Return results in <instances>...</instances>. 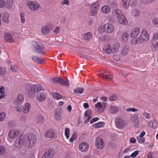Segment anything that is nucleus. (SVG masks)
<instances>
[{"label":"nucleus","mask_w":158,"mask_h":158,"mask_svg":"<svg viewBox=\"0 0 158 158\" xmlns=\"http://www.w3.org/2000/svg\"><path fill=\"white\" fill-rule=\"evenodd\" d=\"M108 146L113 149H115L116 148L115 144L112 142L109 143Z\"/></svg>","instance_id":"338daca9"},{"label":"nucleus","mask_w":158,"mask_h":158,"mask_svg":"<svg viewBox=\"0 0 158 158\" xmlns=\"http://www.w3.org/2000/svg\"><path fill=\"white\" fill-rule=\"evenodd\" d=\"M137 138L138 142L140 143H142L144 142V138L143 137L138 136Z\"/></svg>","instance_id":"864d4df0"},{"label":"nucleus","mask_w":158,"mask_h":158,"mask_svg":"<svg viewBox=\"0 0 158 158\" xmlns=\"http://www.w3.org/2000/svg\"><path fill=\"white\" fill-rule=\"evenodd\" d=\"M92 34L91 32H88L85 34L83 36V38L86 40H89L92 39Z\"/></svg>","instance_id":"72a5a7b5"},{"label":"nucleus","mask_w":158,"mask_h":158,"mask_svg":"<svg viewBox=\"0 0 158 158\" xmlns=\"http://www.w3.org/2000/svg\"><path fill=\"white\" fill-rule=\"evenodd\" d=\"M33 45L34 46L32 47H36L39 48H43V49H45V48L42 44L39 42H34Z\"/></svg>","instance_id":"a19ab883"},{"label":"nucleus","mask_w":158,"mask_h":158,"mask_svg":"<svg viewBox=\"0 0 158 158\" xmlns=\"http://www.w3.org/2000/svg\"><path fill=\"white\" fill-rule=\"evenodd\" d=\"M128 49L127 47H123L121 52V54L123 56L126 55L128 52Z\"/></svg>","instance_id":"c03bdc74"},{"label":"nucleus","mask_w":158,"mask_h":158,"mask_svg":"<svg viewBox=\"0 0 158 158\" xmlns=\"http://www.w3.org/2000/svg\"><path fill=\"white\" fill-rule=\"evenodd\" d=\"M27 5L32 11H35L37 10L40 7L38 3L31 1H28L27 3Z\"/></svg>","instance_id":"20e7f679"},{"label":"nucleus","mask_w":158,"mask_h":158,"mask_svg":"<svg viewBox=\"0 0 158 158\" xmlns=\"http://www.w3.org/2000/svg\"><path fill=\"white\" fill-rule=\"evenodd\" d=\"M35 87L36 93L40 91L41 90H44L42 87L40 85H35Z\"/></svg>","instance_id":"de8ad7c7"},{"label":"nucleus","mask_w":158,"mask_h":158,"mask_svg":"<svg viewBox=\"0 0 158 158\" xmlns=\"http://www.w3.org/2000/svg\"><path fill=\"white\" fill-rule=\"evenodd\" d=\"M36 140L35 135L33 134H29L26 142V146L28 148H31L35 144Z\"/></svg>","instance_id":"f257e3e1"},{"label":"nucleus","mask_w":158,"mask_h":158,"mask_svg":"<svg viewBox=\"0 0 158 158\" xmlns=\"http://www.w3.org/2000/svg\"><path fill=\"white\" fill-rule=\"evenodd\" d=\"M118 22L122 25H126L127 24V19L123 15L117 18Z\"/></svg>","instance_id":"6ab92c4d"},{"label":"nucleus","mask_w":158,"mask_h":158,"mask_svg":"<svg viewBox=\"0 0 158 158\" xmlns=\"http://www.w3.org/2000/svg\"><path fill=\"white\" fill-rule=\"evenodd\" d=\"M2 20L5 23H7L9 22V14L7 13H4L2 17Z\"/></svg>","instance_id":"a878e982"},{"label":"nucleus","mask_w":158,"mask_h":158,"mask_svg":"<svg viewBox=\"0 0 158 158\" xmlns=\"http://www.w3.org/2000/svg\"><path fill=\"white\" fill-rule=\"evenodd\" d=\"M6 69L5 67H2L0 65V75H3L6 73Z\"/></svg>","instance_id":"49530a36"},{"label":"nucleus","mask_w":158,"mask_h":158,"mask_svg":"<svg viewBox=\"0 0 158 158\" xmlns=\"http://www.w3.org/2000/svg\"><path fill=\"white\" fill-rule=\"evenodd\" d=\"M103 50L105 53L108 54L112 53L111 46H110L109 44L105 45L104 47L103 48Z\"/></svg>","instance_id":"b1692460"},{"label":"nucleus","mask_w":158,"mask_h":158,"mask_svg":"<svg viewBox=\"0 0 158 158\" xmlns=\"http://www.w3.org/2000/svg\"><path fill=\"white\" fill-rule=\"evenodd\" d=\"M28 95L31 97H34L36 93L35 84L33 85L28 88Z\"/></svg>","instance_id":"0eeeda50"},{"label":"nucleus","mask_w":158,"mask_h":158,"mask_svg":"<svg viewBox=\"0 0 158 158\" xmlns=\"http://www.w3.org/2000/svg\"><path fill=\"white\" fill-rule=\"evenodd\" d=\"M126 110L127 111H132L133 112L137 111H138V110L135 108H128V109H126Z\"/></svg>","instance_id":"69168bd1"},{"label":"nucleus","mask_w":158,"mask_h":158,"mask_svg":"<svg viewBox=\"0 0 158 158\" xmlns=\"http://www.w3.org/2000/svg\"><path fill=\"white\" fill-rule=\"evenodd\" d=\"M110 8L109 6H104L101 8V11L104 14L109 13L110 12Z\"/></svg>","instance_id":"c756f323"},{"label":"nucleus","mask_w":158,"mask_h":158,"mask_svg":"<svg viewBox=\"0 0 158 158\" xmlns=\"http://www.w3.org/2000/svg\"><path fill=\"white\" fill-rule=\"evenodd\" d=\"M77 137V132H74L72 136L69 139V142H72L74 139H75Z\"/></svg>","instance_id":"09e8293b"},{"label":"nucleus","mask_w":158,"mask_h":158,"mask_svg":"<svg viewBox=\"0 0 158 158\" xmlns=\"http://www.w3.org/2000/svg\"><path fill=\"white\" fill-rule=\"evenodd\" d=\"M100 78H103L105 79H112L113 77L111 75H107L103 73H100L99 75Z\"/></svg>","instance_id":"393cba45"},{"label":"nucleus","mask_w":158,"mask_h":158,"mask_svg":"<svg viewBox=\"0 0 158 158\" xmlns=\"http://www.w3.org/2000/svg\"><path fill=\"white\" fill-rule=\"evenodd\" d=\"M14 0H7L6 2V7L8 9H10L12 6Z\"/></svg>","instance_id":"473e14b6"},{"label":"nucleus","mask_w":158,"mask_h":158,"mask_svg":"<svg viewBox=\"0 0 158 158\" xmlns=\"http://www.w3.org/2000/svg\"><path fill=\"white\" fill-rule=\"evenodd\" d=\"M79 148L81 152H86L88 148V145L86 143L83 142L79 145Z\"/></svg>","instance_id":"f3484780"},{"label":"nucleus","mask_w":158,"mask_h":158,"mask_svg":"<svg viewBox=\"0 0 158 158\" xmlns=\"http://www.w3.org/2000/svg\"><path fill=\"white\" fill-rule=\"evenodd\" d=\"M10 69L12 71L14 72H15L18 70L17 67L16 66L11 65L10 66Z\"/></svg>","instance_id":"680f3d73"},{"label":"nucleus","mask_w":158,"mask_h":158,"mask_svg":"<svg viewBox=\"0 0 158 158\" xmlns=\"http://www.w3.org/2000/svg\"><path fill=\"white\" fill-rule=\"evenodd\" d=\"M4 37L7 42H11L13 41L12 38L10 34L6 33L4 34Z\"/></svg>","instance_id":"bb28decb"},{"label":"nucleus","mask_w":158,"mask_h":158,"mask_svg":"<svg viewBox=\"0 0 158 158\" xmlns=\"http://www.w3.org/2000/svg\"><path fill=\"white\" fill-rule=\"evenodd\" d=\"M21 21V23H23L25 22V18L24 17V14L22 13L20 14Z\"/></svg>","instance_id":"052dcab7"},{"label":"nucleus","mask_w":158,"mask_h":158,"mask_svg":"<svg viewBox=\"0 0 158 158\" xmlns=\"http://www.w3.org/2000/svg\"><path fill=\"white\" fill-rule=\"evenodd\" d=\"M104 123L103 122H100L94 124L93 125V127L95 128H98L103 127L104 125Z\"/></svg>","instance_id":"79ce46f5"},{"label":"nucleus","mask_w":158,"mask_h":158,"mask_svg":"<svg viewBox=\"0 0 158 158\" xmlns=\"http://www.w3.org/2000/svg\"><path fill=\"white\" fill-rule=\"evenodd\" d=\"M157 123L153 119L148 123V126L153 129H155L157 127Z\"/></svg>","instance_id":"2f4dec72"},{"label":"nucleus","mask_w":158,"mask_h":158,"mask_svg":"<svg viewBox=\"0 0 158 158\" xmlns=\"http://www.w3.org/2000/svg\"><path fill=\"white\" fill-rule=\"evenodd\" d=\"M122 40L124 42H126L129 38V34L127 32H124L122 35Z\"/></svg>","instance_id":"e433bc0d"},{"label":"nucleus","mask_w":158,"mask_h":158,"mask_svg":"<svg viewBox=\"0 0 158 158\" xmlns=\"http://www.w3.org/2000/svg\"><path fill=\"white\" fill-rule=\"evenodd\" d=\"M84 91V89L82 87H78L74 90V92L77 94H82Z\"/></svg>","instance_id":"58836bf2"},{"label":"nucleus","mask_w":158,"mask_h":158,"mask_svg":"<svg viewBox=\"0 0 158 158\" xmlns=\"http://www.w3.org/2000/svg\"><path fill=\"white\" fill-rule=\"evenodd\" d=\"M2 89L4 90V88H3L2 86H1L0 88V93L1 94V95H0V99H1L3 97H4V92H3Z\"/></svg>","instance_id":"13d9d810"},{"label":"nucleus","mask_w":158,"mask_h":158,"mask_svg":"<svg viewBox=\"0 0 158 158\" xmlns=\"http://www.w3.org/2000/svg\"><path fill=\"white\" fill-rule=\"evenodd\" d=\"M6 5L5 0H0V8H3Z\"/></svg>","instance_id":"5fc2aeb1"},{"label":"nucleus","mask_w":158,"mask_h":158,"mask_svg":"<svg viewBox=\"0 0 158 158\" xmlns=\"http://www.w3.org/2000/svg\"><path fill=\"white\" fill-rule=\"evenodd\" d=\"M37 121L38 123L42 124L44 122V118L43 116L41 115L37 116Z\"/></svg>","instance_id":"a18cd8bd"},{"label":"nucleus","mask_w":158,"mask_h":158,"mask_svg":"<svg viewBox=\"0 0 158 158\" xmlns=\"http://www.w3.org/2000/svg\"><path fill=\"white\" fill-rule=\"evenodd\" d=\"M53 81L55 83H58L64 86L69 85V82L68 80H53Z\"/></svg>","instance_id":"4468645a"},{"label":"nucleus","mask_w":158,"mask_h":158,"mask_svg":"<svg viewBox=\"0 0 158 158\" xmlns=\"http://www.w3.org/2000/svg\"><path fill=\"white\" fill-rule=\"evenodd\" d=\"M117 99V97L114 95H111L109 98V100L111 101L116 100Z\"/></svg>","instance_id":"4d7b16f0"},{"label":"nucleus","mask_w":158,"mask_h":158,"mask_svg":"<svg viewBox=\"0 0 158 158\" xmlns=\"http://www.w3.org/2000/svg\"><path fill=\"white\" fill-rule=\"evenodd\" d=\"M5 113H2L0 114V121H2L5 119Z\"/></svg>","instance_id":"774afa93"},{"label":"nucleus","mask_w":158,"mask_h":158,"mask_svg":"<svg viewBox=\"0 0 158 158\" xmlns=\"http://www.w3.org/2000/svg\"><path fill=\"white\" fill-rule=\"evenodd\" d=\"M24 100L23 95L21 94H18L17 97V99L15 102V104L18 105L21 103Z\"/></svg>","instance_id":"dca6fc26"},{"label":"nucleus","mask_w":158,"mask_h":158,"mask_svg":"<svg viewBox=\"0 0 158 158\" xmlns=\"http://www.w3.org/2000/svg\"><path fill=\"white\" fill-rule=\"evenodd\" d=\"M53 132L52 130L48 131L45 134V137L48 140H52L53 139Z\"/></svg>","instance_id":"a211bd4d"},{"label":"nucleus","mask_w":158,"mask_h":158,"mask_svg":"<svg viewBox=\"0 0 158 158\" xmlns=\"http://www.w3.org/2000/svg\"><path fill=\"white\" fill-rule=\"evenodd\" d=\"M31 105L29 103H26L24 106L23 107L22 111L24 113H27L29 111Z\"/></svg>","instance_id":"5701e85b"},{"label":"nucleus","mask_w":158,"mask_h":158,"mask_svg":"<svg viewBox=\"0 0 158 158\" xmlns=\"http://www.w3.org/2000/svg\"><path fill=\"white\" fill-rule=\"evenodd\" d=\"M142 40L139 38H137L136 39H133L131 40V43L133 44H139L142 42Z\"/></svg>","instance_id":"ea45409f"},{"label":"nucleus","mask_w":158,"mask_h":158,"mask_svg":"<svg viewBox=\"0 0 158 158\" xmlns=\"http://www.w3.org/2000/svg\"><path fill=\"white\" fill-rule=\"evenodd\" d=\"M113 15L117 17V18L123 15L121 11L119 9L115 10L113 11Z\"/></svg>","instance_id":"cd10ccee"},{"label":"nucleus","mask_w":158,"mask_h":158,"mask_svg":"<svg viewBox=\"0 0 158 158\" xmlns=\"http://www.w3.org/2000/svg\"><path fill=\"white\" fill-rule=\"evenodd\" d=\"M35 53H37L39 54H44V51L42 50L43 48H39L36 47H32Z\"/></svg>","instance_id":"7c9ffc66"},{"label":"nucleus","mask_w":158,"mask_h":158,"mask_svg":"<svg viewBox=\"0 0 158 158\" xmlns=\"http://www.w3.org/2000/svg\"><path fill=\"white\" fill-rule=\"evenodd\" d=\"M32 60L35 62L40 64H42L44 60L41 57L34 56L32 57Z\"/></svg>","instance_id":"4be33fe9"},{"label":"nucleus","mask_w":158,"mask_h":158,"mask_svg":"<svg viewBox=\"0 0 158 158\" xmlns=\"http://www.w3.org/2000/svg\"><path fill=\"white\" fill-rule=\"evenodd\" d=\"M19 132L16 129H13L8 133V136L10 138H15L19 135Z\"/></svg>","instance_id":"ddd939ff"},{"label":"nucleus","mask_w":158,"mask_h":158,"mask_svg":"<svg viewBox=\"0 0 158 158\" xmlns=\"http://www.w3.org/2000/svg\"><path fill=\"white\" fill-rule=\"evenodd\" d=\"M99 1H97L93 4L91 6L90 14L91 16H94L96 15L98 7Z\"/></svg>","instance_id":"39448f33"},{"label":"nucleus","mask_w":158,"mask_h":158,"mask_svg":"<svg viewBox=\"0 0 158 158\" xmlns=\"http://www.w3.org/2000/svg\"><path fill=\"white\" fill-rule=\"evenodd\" d=\"M119 110L118 107L116 106H110V112L112 114L116 113Z\"/></svg>","instance_id":"c85d7f7f"},{"label":"nucleus","mask_w":158,"mask_h":158,"mask_svg":"<svg viewBox=\"0 0 158 158\" xmlns=\"http://www.w3.org/2000/svg\"><path fill=\"white\" fill-rule=\"evenodd\" d=\"M25 141V137L21 135L15 141V145L16 147H20L21 145L24 144Z\"/></svg>","instance_id":"1a4fd4ad"},{"label":"nucleus","mask_w":158,"mask_h":158,"mask_svg":"<svg viewBox=\"0 0 158 158\" xmlns=\"http://www.w3.org/2000/svg\"><path fill=\"white\" fill-rule=\"evenodd\" d=\"M123 2V5L125 9H127L128 8L129 5V4H127V0H122Z\"/></svg>","instance_id":"e2e57ef3"},{"label":"nucleus","mask_w":158,"mask_h":158,"mask_svg":"<svg viewBox=\"0 0 158 158\" xmlns=\"http://www.w3.org/2000/svg\"><path fill=\"white\" fill-rule=\"evenodd\" d=\"M151 44V48L152 51L158 50V33H155L153 34Z\"/></svg>","instance_id":"f03ea898"},{"label":"nucleus","mask_w":158,"mask_h":158,"mask_svg":"<svg viewBox=\"0 0 158 158\" xmlns=\"http://www.w3.org/2000/svg\"><path fill=\"white\" fill-rule=\"evenodd\" d=\"M105 25V32L107 33H111L114 31V27L110 23H106Z\"/></svg>","instance_id":"f8f14e48"},{"label":"nucleus","mask_w":158,"mask_h":158,"mask_svg":"<svg viewBox=\"0 0 158 158\" xmlns=\"http://www.w3.org/2000/svg\"><path fill=\"white\" fill-rule=\"evenodd\" d=\"M139 151L138 150L135 151L133 152L131 155V157L132 158L135 157L138 154Z\"/></svg>","instance_id":"0e129e2a"},{"label":"nucleus","mask_w":158,"mask_h":158,"mask_svg":"<svg viewBox=\"0 0 158 158\" xmlns=\"http://www.w3.org/2000/svg\"><path fill=\"white\" fill-rule=\"evenodd\" d=\"M69 132L70 131L69 129L68 128H66L64 131V133L65 136L67 139H69Z\"/></svg>","instance_id":"3c124183"},{"label":"nucleus","mask_w":158,"mask_h":158,"mask_svg":"<svg viewBox=\"0 0 158 158\" xmlns=\"http://www.w3.org/2000/svg\"><path fill=\"white\" fill-rule=\"evenodd\" d=\"M52 95L54 99L58 100L62 98V96L57 92H53Z\"/></svg>","instance_id":"c9c22d12"},{"label":"nucleus","mask_w":158,"mask_h":158,"mask_svg":"<svg viewBox=\"0 0 158 158\" xmlns=\"http://www.w3.org/2000/svg\"><path fill=\"white\" fill-rule=\"evenodd\" d=\"M140 29L138 27H136L132 30L130 34L131 38L136 37L139 32Z\"/></svg>","instance_id":"2eb2a0df"},{"label":"nucleus","mask_w":158,"mask_h":158,"mask_svg":"<svg viewBox=\"0 0 158 158\" xmlns=\"http://www.w3.org/2000/svg\"><path fill=\"white\" fill-rule=\"evenodd\" d=\"M5 152V148L2 145L0 146V155H2Z\"/></svg>","instance_id":"bf43d9fd"},{"label":"nucleus","mask_w":158,"mask_h":158,"mask_svg":"<svg viewBox=\"0 0 158 158\" xmlns=\"http://www.w3.org/2000/svg\"><path fill=\"white\" fill-rule=\"evenodd\" d=\"M47 97L46 93L45 92H39L36 95L37 99L40 102L44 101Z\"/></svg>","instance_id":"6e6552de"},{"label":"nucleus","mask_w":158,"mask_h":158,"mask_svg":"<svg viewBox=\"0 0 158 158\" xmlns=\"http://www.w3.org/2000/svg\"><path fill=\"white\" fill-rule=\"evenodd\" d=\"M152 22L155 26L158 27V19L154 18L153 19Z\"/></svg>","instance_id":"6e6d98bb"},{"label":"nucleus","mask_w":158,"mask_h":158,"mask_svg":"<svg viewBox=\"0 0 158 158\" xmlns=\"http://www.w3.org/2000/svg\"><path fill=\"white\" fill-rule=\"evenodd\" d=\"M61 114L60 110H56L55 112V118L57 120H60L61 118Z\"/></svg>","instance_id":"f704fd0d"},{"label":"nucleus","mask_w":158,"mask_h":158,"mask_svg":"<svg viewBox=\"0 0 158 158\" xmlns=\"http://www.w3.org/2000/svg\"><path fill=\"white\" fill-rule=\"evenodd\" d=\"M55 154V150L53 149H49L43 155L42 158H52Z\"/></svg>","instance_id":"423d86ee"},{"label":"nucleus","mask_w":158,"mask_h":158,"mask_svg":"<svg viewBox=\"0 0 158 158\" xmlns=\"http://www.w3.org/2000/svg\"><path fill=\"white\" fill-rule=\"evenodd\" d=\"M104 26L105 25H104L98 27V30L99 33L102 34L104 32H105V27Z\"/></svg>","instance_id":"37998d69"},{"label":"nucleus","mask_w":158,"mask_h":158,"mask_svg":"<svg viewBox=\"0 0 158 158\" xmlns=\"http://www.w3.org/2000/svg\"><path fill=\"white\" fill-rule=\"evenodd\" d=\"M95 146L98 149H101L103 148L104 144L102 141V139L99 137L97 138L95 141Z\"/></svg>","instance_id":"9b49d317"},{"label":"nucleus","mask_w":158,"mask_h":158,"mask_svg":"<svg viewBox=\"0 0 158 158\" xmlns=\"http://www.w3.org/2000/svg\"><path fill=\"white\" fill-rule=\"evenodd\" d=\"M116 126L118 129H122L127 124L126 121L122 118H117L115 121Z\"/></svg>","instance_id":"7ed1b4c3"},{"label":"nucleus","mask_w":158,"mask_h":158,"mask_svg":"<svg viewBox=\"0 0 158 158\" xmlns=\"http://www.w3.org/2000/svg\"><path fill=\"white\" fill-rule=\"evenodd\" d=\"M131 119L134 122L135 126H137L139 125V122L138 120V114H135L131 117Z\"/></svg>","instance_id":"412c9836"},{"label":"nucleus","mask_w":158,"mask_h":158,"mask_svg":"<svg viewBox=\"0 0 158 158\" xmlns=\"http://www.w3.org/2000/svg\"><path fill=\"white\" fill-rule=\"evenodd\" d=\"M140 37L142 40L144 41H147L149 39V36L145 29H142L140 35Z\"/></svg>","instance_id":"9d476101"},{"label":"nucleus","mask_w":158,"mask_h":158,"mask_svg":"<svg viewBox=\"0 0 158 158\" xmlns=\"http://www.w3.org/2000/svg\"><path fill=\"white\" fill-rule=\"evenodd\" d=\"M119 44L118 43H115L113 44L111 46V50L112 53H115L117 52L119 50Z\"/></svg>","instance_id":"aec40b11"},{"label":"nucleus","mask_w":158,"mask_h":158,"mask_svg":"<svg viewBox=\"0 0 158 158\" xmlns=\"http://www.w3.org/2000/svg\"><path fill=\"white\" fill-rule=\"evenodd\" d=\"M137 3L136 0H129L128 4L132 6H135Z\"/></svg>","instance_id":"603ef678"},{"label":"nucleus","mask_w":158,"mask_h":158,"mask_svg":"<svg viewBox=\"0 0 158 158\" xmlns=\"http://www.w3.org/2000/svg\"><path fill=\"white\" fill-rule=\"evenodd\" d=\"M41 31L42 33L44 35L48 34L49 32V28L46 26H43Z\"/></svg>","instance_id":"4c0bfd02"},{"label":"nucleus","mask_w":158,"mask_h":158,"mask_svg":"<svg viewBox=\"0 0 158 158\" xmlns=\"http://www.w3.org/2000/svg\"><path fill=\"white\" fill-rule=\"evenodd\" d=\"M131 13L133 16H138L139 15V12L138 10L135 9L133 10L132 11Z\"/></svg>","instance_id":"8fccbe9b"}]
</instances>
